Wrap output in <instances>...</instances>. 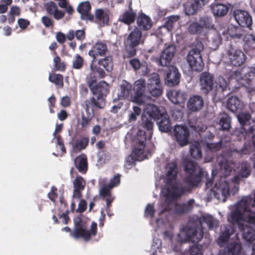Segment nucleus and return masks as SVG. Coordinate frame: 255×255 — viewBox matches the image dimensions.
<instances>
[{"label":"nucleus","mask_w":255,"mask_h":255,"mask_svg":"<svg viewBox=\"0 0 255 255\" xmlns=\"http://www.w3.org/2000/svg\"><path fill=\"white\" fill-rule=\"evenodd\" d=\"M185 177L183 182L186 186H178L174 184L170 185L171 187H167L165 195L167 205L160 212L162 214L171 211L169 202L176 201L180 198L185 193L191 192L192 190L198 187L201 182L202 177L207 173L200 167L197 162L193 160L186 161L184 163Z\"/></svg>","instance_id":"f257e3e1"},{"label":"nucleus","mask_w":255,"mask_h":255,"mask_svg":"<svg viewBox=\"0 0 255 255\" xmlns=\"http://www.w3.org/2000/svg\"><path fill=\"white\" fill-rule=\"evenodd\" d=\"M146 141L145 132L139 129L133 139L134 148L131 154L126 159V166L127 168H130L135 165V161L143 160L144 151Z\"/></svg>","instance_id":"f03ea898"},{"label":"nucleus","mask_w":255,"mask_h":255,"mask_svg":"<svg viewBox=\"0 0 255 255\" xmlns=\"http://www.w3.org/2000/svg\"><path fill=\"white\" fill-rule=\"evenodd\" d=\"M74 229L71 232L70 237L75 239H82L86 242L90 241L97 233V224L92 222L90 229H88L85 222L80 218H77L74 221Z\"/></svg>","instance_id":"7ed1b4c3"},{"label":"nucleus","mask_w":255,"mask_h":255,"mask_svg":"<svg viewBox=\"0 0 255 255\" xmlns=\"http://www.w3.org/2000/svg\"><path fill=\"white\" fill-rule=\"evenodd\" d=\"M204 49L202 42L196 39L193 43L192 48L187 55V61L193 71L201 72L203 70L204 63L201 52Z\"/></svg>","instance_id":"20e7f679"},{"label":"nucleus","mask_w":255,"mask_h":255,"mask_svg":"<svg viewBox=\"0 0 255 255\" xmlns=\"http://www.w3.org/2000/svg\"><path fill=\"white\" fill-rule=\"evenodd\" d=\"M100 78L98 72L96 70H90L87 77V85L94 95H100L106 97L110 91V86L105 81L97 83Z\"/></svg>","instance_id":"39448f33"},{"label":"nucleus","mask_w":255,"mask_h":255,"mask_svg":"<svg viewBox=\"0 0 255 255\" xmlns=\"http://www.w3.org/2000/svg\"><path fill=\"white\" fill-rule=\"evenodd\" d=\"M150 116H153L154 120L156 121L159 129L163 132H168L170 130L171 123L168 115L164 109L162 110L153 104L148 105L147 108Z\"/></svg>","instance_id":"423d86ee"},{"label":"nucleus","mask_w":255,"mask_h":255,"mask_svg":"<svg viewBox=\"0 0 255 255\" xmlns=\"http://www.w3.org/2000/svg\"><path fill=\"white\" fill-rule=\"evenodd\" d=\"M203 233L198 231V227L194 224L188 223L183 228L178 235V240L182 243H198L203 238Z\"/></svg>","instance_id":"0eeeda50"},{"label":"nucleus","mask_w":255,"mask_h":255,"mask_svg":"<svg viewBox=\"0 0 255 255\" xmlns=\"http://www.w3.org/2000/svg\"><path fill=\"white\" fill-rule=\"evenodd\" d=\"M107 52V45L103 42L98 41L95 43L92 49L88 52L89 55L93 58L90 64V70L97 71L100 78H104L106 76V74L103 69L95 65L94 63L96 62L98 56H104Z\"/></svg>","instance_id":"6e6552de"},{"label":"nucleus","mask_w":255,"mask_h":255,"mask_svg":"<svg viewBox=\"0 0 255 255\" xmlns=\"http://www.w3.org/2000/svg\"><path fill=\"white\" fill-rule=\"evenodd\" d=\"M225 55L228 59V64L235 67L243 65L247 59L244 52L232 44H229L226 47Z\"/></svg>","instance_id":"1a4fd4ad"},{"label":"nucleus","mask_w":255,"mask_h":255,"mask_svg":"<svg viewBox=\"0 0 255 255\" xmlns=\"http://www.w3.org/2000/svg\"><path fill=\"white\" fill-rule=\"evenodd\" d=\"M107 179L104 178L100 182L99 195L101 198L106 202V211L109 216H112L110 214V208L115 197L112 194V188L107 184Z\"/></svg>","instance_id":"9d476101"},{"label":"nucleus","mask_w":255,"mask_h":255,"mask_svg":"<svg viewBox=\"0 0 255 255\" xmlns=\"http://www.w3.org/2000/svg\"><path fill=\"white\" fill-rule=\"evenodd\" d=\"M173 135L175 139L181 147L188 144L189 142L190 131L186 126L175 125L173 129Z\"/></svg>","instance_id":"9b49d317"},{"label":"nucleus","mask_w":255,"mask_h":255,"mask_svg":"<svg viewBox=\"0 0 255 255\" xmlns=\"http://www.w3.org/2000/svg\"><path fill=\"white\" fill-rule=\"evenodd\" d=\"M253 201L250 196L244 197L239 202V205L244 212V220L249 223L255 225V212L250 209Z\"/></svg>","instance_id":"f8f14e48"},{"label":"nucleus","mask_w":255,"mask_h":255,"mask_svg":"<svg viewBox=\"0 0 255 255\" xmlns=\"http://www.w3.org/2000/svg\"><path fill=\"white\" fill-rule=\"evenodd\" d=\"M200 89L207 95L212 91L214 87V77L213 75L208 72H203L200 75Z\"/></svg>","instance_id":"ddd939ff"},{"label":"nucleus","mask_w":255,"mask_h":255,"mask_svg":"<svg viewBox=\"0 0 255 255\" xmlns=\"http://www.w3.org/2000/svg\"><path fill=\"white\" fill-rule=\"evenodd\" d=\"M147 88L149 93L154 97H158L162 94V89L159 75L153 73L148 79Z\"/></svg>","instance_id":"4468645a"},{"label":"nucleus","mask_w":255,"mask_h":255,"mask_svg":"<svg viewBox=\"0 0 255 255\" xmlns=\"http://www.w3.org/2000/svg\"><path fill=\"white\" fill-rule=\"evenodd\" d=\"M176 52L175 45L170 44L161 53L158 59V64L162 66H169Z\"/></svg>","instance_id":"2eb2a0df"},{"label":"nucleus","mask_w":255,"mask_h":255,"mask_svg":"<svg viewBox=\"0 0 255 255\" xmlns=\"http://www.w3.org/2000/svg\"><path fill=\"white\" fill-rule=\"evenodd\" d=\"M176 52L175 45L170 44L161 53L158 59V64L162 66H169Z\"/></svg>","instance_id":"dca6fc26"},{"label":"nucleus","mask_w":255,"mask_h":255,"mask_svg":"<svg viewBox=\"0 0 255 255\" xmlns=\"http://www.w3.org/2000/svg\"><path fill=\"white\" fill-rule=\"evenodd\" d=\"M135 92L132 97V102L141 105H145V96L143 94L145 89L146 82L144 79H139L135 82Z\"/></svg>","instance_id":"f3484780"},{"label":"nucleus","mask_w":255,"mask_h":255,"mask_svg":"<svg viewBox=\"0 0 255 255\" xmlns=\"http://www.w3.org/2000/svg\"><path fill=\"white\" fill-rule=\"evenodd\" d=\"M255 75V73L252 69L249 67H244L240 70L232 71L228 78L235 79L238 81L245 80L248 82L251 81Z\"/></svg>","instance_id":"a211bd4d"},{"label":"nucleus","mask_w":255,"mask_h":255,"mask_svg":"<svg viewBox=\"0 0 255 255\" xmlns=\"http://www.w3.org/2000/svg\"><path fill=\"white\" fill-rule=\"evenodd\" d=\"M234 16L237 22L241 27L251 28L253 21L252 18L249 13L241 9L235 10Z\"/></svg>","instance_id":"6ab92c4d"},{"label":"nucleus","mask_w":255,"mask_h":255,"mask_svg":"<svg viewBox=\"0 0 255 255\" xmlns=\"http://www.w3.org/2000/svg\"><path fill=\"white\" fill-rule=\"evenodd\" d=\"M95 96L91 97L89 100L85 101L84 108L86 112H89L90 111V107L92 108V110H94V109H103L105 106V97L98 95Z\"/></svg>","instance_id":"aec40b11"},{"label":"nucleus","mask_w":255,"mask_h":255,"mask_svg":"<svg viewBox=\"0 0 255 255\" xmlns=\"http://www.w3.org/2000/svg\"><path fill=\"white\" fill-rule=\"evenodd\" d=\"M180 76L178 69L175 66H171L167 71L165 82L170 87L176 86L179 83Z\"/></svg>","instance_id":"412c9836"},{"label":"nucleus","mask_w":255,"mask_h":255,"mask_svg":"<svg viewBox=\"0 0 255 255\" xmlns=\"http://www.w3.org/2000/svg\"><path fill=\"white\" fill-rule=\"evenodd\" d=\"M209 0H188L184 4L186 14L190 15L195 14Z\"/></svg>","instance_id":"4be33fe9"},{"label":"nucleus","mask_w":255,"mask_h":255,"mask_svg":"<svg viewBox=\"0 0 255 255\" xmlns=\"http://www.w3.org/2000/svg\"><path fill=\"white\" fill-rule=\"evenodd\" d=\"M91 6L88 1L80 3L77 8V10L81 14V17L83 20L94 22L95 17L91 13Z\"/></svg>","instance_id":"5701e85b"},{"label":"nucleus","mask_w":255,"mask_h":255,"mask_svg":"<svg viewBox=\"0 0 255 255\" xmlns=\"http://www.w3.org/2000/svg\"><path fill=\"white\" fill-rule=\"evenodd\" d=\"M74 190L73 198L80 199L82 196V192L85 189L86 182L81 176H77L73 181Z\"/></svg>","instance_id":"b1692460"},{"label":"nucleus","mask_w":255,"mask_h":255,"mask_svg":"<svg viewBox=\"0 0 255 255\" xmlns=\"http://www.w3.org/2000/svg\"><path fill=\"white\" fill-rule=\"evenodd\" d=\"M167 173L165 178V183L167 185L174 184L176 181L177 176V165L174 162H171L167 165Z\"/></svg>","instance_id":"393cba45"},{"label":"nucleus","mask_w":255,"mask_h":255,"mask_svg":"<svg viewBox=\"0 0 255 255\" xmlns=\"http://www.w3.org/2000/svg\"><path fill=\"white\" fill-rule=\"evenodd\" d=\"M142 33L137 27H135L131 31L126 39V43L130 45L138 46L140 44L143 43L142 40Z\"/></svg>","instance_id":"a878e982"},{"label":"nucleus","mask_w":255,"mask_h":255,"mask_svg":"<svg viewBox=\"0 0 255 255\" xmlns=\"http://www.w3.org/2000/svg\"><path fill=\"white\" fill-rule=\"evenodd\" d=\"M239 228L242 232L243 239L247 242L252 243L255 241V231L250 226L239 224Z\"/></svg>","instance_id":"bb28decb"},{"label":"nucleus","mask_w":255,"mask_h":255,"mask_svg":"<svg viewBox=\"0 0 255 255\" xmlns=\"http://www.w3.org/2000/svg\"><path fill=\"white\" fill-rule=\"evenodd\" d=\"M241 244L237 242L228 243L222 252V255H239L242 251Z\"/></svg>","instance_id":"cd10ccee"},{"label":"nucleus","mask_w":255,"mask_h":255,"mask_svg":"<svg viewBox=\"0 0 255 255\" xmlns=\"http://www.w3.org/2000/svg\"><path fill=\"white\" fill-rule=\"evenodd\" d=\"M149 105L147 104L145 106L147 114H144L141 115V126L148 131L149 137L151 138L152 135L151 130L153 126L152 120H154V118L153 116H150V113L148 112L147 108Z\"/></svg>","instance_id":"c85d7f7f"},{"label":"nucleus","mask_w":255,"mask_h":255,"mask_svg":"<svg viewBox=\"0 0 255 255\" xmlns=\"http://www.w3.org/2000/svg\"><path fill=\"white\" fill-rule=\"evenodd\" d=\"M74 163L75 167L82 174H85L88 169L87 157L85 154H81L75 158Z\"/></svg>","instance_id":"c756f323"},{"label":"nucleus","mask_w":255,"mask_h":255,"mask_svg":"<svg viewBox=\"0 0 255 255\" xmlns=\"http://www.w3.org/2000/svg\"><path fill=\"white\" fill-rule=\"evenodd\" d=\"M195 201L190 199L187 202L182 204L176 203L174 205V212L175 214L183 215L188 213L193 208Z\"/></svg>","instance_id":"7c9ffc66"},{"label":"nucleus","mask_w":255,"mask_h":255,"mask_svg":"<svg viewBox=\"0 0 255 255\" xmlns=\"http://www.w3.org/2000/svg\"><path fill=\"white\" fill-rule=\"evenodd\" d=\"M204 106V101L201 96L195 95L189 99L187 103L188 109L193 112L198 111Z\"/></svg>","instance_id":"2f4dec72"},{"label":"nucleus","mask_w":255,"mask_h":255,"mask_svg":"<svg viewBox=\"0 0 255 255\" xmlns=\"http://www.w3.org/2000/svg\"><path fill=\"white\" fill-rule=\"evenodd\" d=\"M216 186L217 184L211 189V193L213 194L215 198L218 200L220 199V195L221 194L224 197L223 202H225L226 198L230 195V189L228 184H226L224 187H216Z\"/></svg>","instance_id":"473e14b6"},{"label":"nucleus","mask_w":255,"mask_h":255,"mask_svg":"<svg viewBox=\"0 0 255 255\" xmlns=\"http://www.w3.org/2000/svg\"><path fill=\"white\" fill-rule=\"evenodd\" d=\"M213 15L216 17H222L225 15L229 11V7L225 4L213 3L211 5Z\"/></svg>","instance_id":"72a5a7b5"},{"label":"nucleus","mask_w":255,"mask_h":255,"mask_svg":"<svg viewBox=\"0 0 255 255\" xmlns=\"http://www.w3.org/2000/svg\"><path fill=\"white\" fill-rule=\"evenodd\" d=\"M167 96L170 101L175 104L184 103L186 100L185 96L180 91L175 90L169 91Z\"/></svg>","instance_id":"f704fd0d"},{"label":"nucleus","mask_w":255,"mask_h":255,"mask_svg":"<svg viewBox=\"0 0 255 255\" xmlns=\"http://www.w3.org/2000/svg\"><path fill=\"white\" fill-rule=\"evenodd\" d=\"M137 24L138 29L147 30L151 27L152 21L149 17L144 13H141L137 18Z\"/></svg>","instance_id":"c9c22d12"},{"label":"nucleus","mask_w":255,"mask_h":255,"mask_svg":"<svg viewBox=\"0 0 255 255\" xmlns=\"http://www.w3.org/2000/svg\"><path fill=\"white\" fill-rule=\"evenodd\" d=\"M136 17L135 11L126 10L119 18V21L122 22L125 24L130 25L132 24Z\"/></svg>","instance_id":"e433bc0d"},{"label":"nucleus","mask_w":255,"mask_h":255,"mask_svg":"<svg viewBox=\"0 0 255 255\" xmlns=\"http://www.w3.org/2000/svg\"><path fill=\"white\" fill-rule=\"evenodd\" d=\"M227 107L231 111L236 112L242 110L243 104L237 97L232 96L228 100Z\"/></svg>","instance_id":"4c0bfd02"},{"label":"nucleus","mask_w":255,"mask_h":255,"mask_svg":"<svg viewBox=\"0 0 255 255\" xmlns=\"http://www.w3.org/2000/svg\"><path fill=\"white\" fill-rule=\"evenodd\" d=\"M89 139L88 137H83L78 139L72 144V150L74 153H78L85 149L88 145Z\"/></svg>","instance_id":"58836bf2"},{"label":"nucleus","mask_w":255,"mask_h":255,"mask_svg":"<svg viewBox=\"0 0 255 255\" xmlns=\"http://www.w3.org/2000/svg\"><path fill=\"white\" fill-rule=\"evenodd\" d=\"M234 233V229L231 226H228L224 232L221 233L218 239V244L220 247H222L224 244L227 243L231 236Z\"/></svg>","instance_id":"ea45409f"},{"label":"nucleus","mask_w":255,"mask_h":255,"mask_svg":"<svg viewBox=\"0 0 255 255\" xmlns=\"http://www.w3.org/2000/svg\"><path fill=\"white\" fill-rule=\"evenodd\" d=\"M96 20L94 22H102L103 24L108 25L109 21V14L105 12L102 9H97L95 11Z\"/></svg>","instance_id":"a19ab883"},{"label":"nucleus","mask_w":255,"mask_h":255,"mask_svg":"<svg viewBox=\"0 0 255 255\" xmlns=\"http://www.w3.org/2000/svg\"><path fill=\"white\" fill-rule=\"evenodd\" d=\"M227 32L231 38L234 39H241L243 35L242 28L234 25L229 26Z\"/></svg>","instance_id":"79ce46f5"},{"label":"nucleus","mask_w":255,"mask_h":255,"mask_svg":"<svg viewBox=\"0 0 255 255\" xmlns=\"http://www.w3.org/2000/svg\"><path fill=\"white\" fill-rule=\"evenodd\" d=\"M190 154L191 157L196 159H198L202 157V154L199 142L195 141L190 145Z\"/></svg>","instance_id":"37998d69"},{"label":"nucleus","mask_w":255,"mask_h":255,"mask_svg":"<svg viewBox=\"0 0 255 255\" xmlns=\"http://www.w3.org/2000/svg\"><path fill=\"white\" fill-rule=\"evenodd\" d=\"M87 116L84 115H82L81 117V121L80 125L82 129H87L89 127L90 123L94 117V111L91 110V111H89V112H86Z\"/></svg>","instance_id":"c03bdc74"},{"label":"nucleus","mask_w":255,"mask_h":255,"mask_svg":"<svg viewBox=\"0 0 255 255\" xmlns=\"http://www.w3.org/2000/svg\"><path fill=\"white\" fill-rule=\"evenodd\" d=\"M219 125L223 130H228L231 128V118L226 113L221 115L220 119Z\"/></svg>","instance_id":"a18cd8bd"},{"label":"nucleus","mask_w":255,"mask_h":255,"mask_svg":"<svg viewBox=\"0 0 255 255\" xmlns=\"http://www.w3.org/2000/svg\"><path fill=\"white\" fill-rule=\"evenodd\" d=\"M98 64L102 66L106 71L111 72L113 70V63L111 56H106L98 61Z\"/></svg>","instance_id":"49530a36"},{"label":"nucleus","mask_w":255,"mask_h":255,"mask_svg":"<svg viewBox=\"0 0 255 255\" xmlns=\"http://www.w3.org/2000/svg\"><path fill=\"white\" fill-rule=\"evenodd\" d=\"M205 223L209 230L213 229L215 227H217V222L213 217L210 215L202 216L200 219V224Z\"/></svg>","instance_id":"de8ad7c7"},{"label":"nucleus","mask_w":255,"mask_h":255,"mask_svg":"<svg viewBox=\"0 0 255 255\" xmlns=\"http://www.w3.org/2000/svg\"><path fill=\"white\" fill-rule=\"evenodd\" d=\"M131 85L129 83H126L121 86V92L119 95L120 98L122 99H126L128 98L129 94L131 92Z\"/></svg>","instance_id":"09e8293b"},{"label":"nucleus","mask_w":255,"mask_h":255,"mask_svg":"<svg viewBox=\"0 0 255 255\" xmlns=\"http://www.w3.org/2000/svg\"><path fill=\"white\" fill-rule=\"evenodd\" d=\"M241 210H243L240 206L239 203L235 210L232 213V220L236 223H239L241 221L243 220L244 214L242 213Z\"/></svg>","instance_id":"8fccbe9b"},{"label":"nucleus","mask_w":255,"mask_h":255,"mask_svg":"<svg viewBox=\"0 0 255 255\" xmlns=\"http://www.w3.org/2000/svg\"><path fill=\"white\" fill-rule=\"evenodd\" d=\"M137 46H132L126 43L125 50L123 54L124 59L133 57L136 54Z\"/></svg>","instance_id":"3c124183"},{"label":"nucleus","mask_w":255,"mask_h":255,"mask_svg":"<svg viewBox=\"0 0 255 255\" xmlns=\"http://www.w3.org/2000/svg\"><path fill=\"white\" fill-rule=\"evenodd\" d=\"M49 80L56 85L62 88L64 86L63 77L61 74L52 73L49 76Z\"/></svg>","instance_id":"603ef678"},{"label":"nucleus","mask_w":255,"mask_h":255,"mask_svg":"<svg viewBox=\"0 0 255 255\" xmlns=\"http://www.w3.org/2000/svg\"><path fill=\"white\" fill-rule=\"evenodd\" d=\"M251 116L247 113H240L238 116V119L242 127L250 124Z\"/></svg>","instance_id":"864d4df0"},{"label":"nucleus","mask_w":255,"mask_h":255,"mask_svg":"<svg viewBox=\"0 0 255 255\" xmlns=\"http://www.w3.org/2000/svg\"><path fill=\"white\" fill-rule=\"evenodd\" d=\"M180 18L178 15H171L167 18L164 23V27L168 30L173 29L174 23L177 21Z\"/></svg>","instance_id":"5fc2aeb1"},{"label":"nucleus","mask_w":255,"mask_h":255,"mask_svg":"<svg viewBox=\"0 0 255 255\" xmlns=\"http://www.w3.org/2000/svg\"><path fill=\"white\" fill-rule=\"evenodd\" d=\"M222 41V39L221 35L217 32H215L211 37V48L214 50L216 49L221 44Z\"/></svg>","instance_id":"6e6d98bb"},{"label":"nucleus","mask_w":255,"mask_h":255,"mask_svg":"<svg viewBox=\"0 0 255 255\" xmlns=\"http://www.w3.org/2000/svg\"><path fill=\"white\" fill-rule=\"evenodd\" d=\"M202 25L198 22H192L188 27V31L191 34H199L203 31Z\"/></svg>","instance_id":"4d7b16f0"},{"label":"nucleus","mask_w":255,"mask_h":255,"mask_svg":"<svg viewBox=\"0 0 255 255\" xmlns=\"http://www.w3.org/2000/svg\"><path fill=\"white\" fill-rule=\"evenodd\" d=\"M54 66L56 70L64 71L66 69V64L64 62L61 61L59 56H56L53 59Z\"/></svg>","instance_id":"13d9d810"},{"label":"nucleus","mask_w":255,"mask_h":255,"mask_svg":"<svg viewBox=\"0 0 255 255\" xmlns=\"http://www.w3.org/2000/svg\"><path fill=\"white\" fill-rule=\"evenodd\" d=\"M84 65V59L79 54H76L72 62V67L75 69H81Z\"/></svg>","instance_id":"bf43d9fd"},{"label":"nucleus","mask_w":255,"mask_h":255,"mask_svg":"<svg viewBox=\"0 0 255 255\" xmlns=\"http://www.w3.org/2000/svg\"><path fill=\"white\" fill-rule=\"evenodd\" d=\"M227 87L228 85L226 80L222 77H219L218 79L216 87L217 90L223 92L227 90Z\"/></svg>","instance_id":"052dcab7"},{"label":"nucleus","mask_w":255,"mask_h":255,"mask_svg":"<svg viewBox=\"0 0 255 255\" xmlns=\"http://www.w3.org/2000/svg\"><path fill=\"white\" fill-rule=\"evenodd\" d=\"M45 7L47 13L51 15H52L58 9L56 4L53 1L47 2Z\"/></svg>","instance_id":"680f3d73"},{"label":"nucleus","mask_w":255,"mask_h":255,"mask_svg":"<svg viewBox=\"0 0 255 255\" xmlns=\"http://www.w3.org/2000/svg\"><path fill=\"white\" fill-rule=\"evenodd\" d=\"M154 213L155 209L154 205L150 204H147L144 211V216L145 217L152 218L154 216Z\"/></svg>","instance_id":"e2e57ef3"},{"label":"nucleus","mask_w":255,"mask_h":255,"mask_svg":"<svg viewBox=\"0 0 255 255\" xmlns=\"http://www.w3.org/2000/svg\"><path fill=\"white\" fill-rule=\"evenodd\" d=\"M41 22L45 27H53L54 26L53 20L47 16H43L41 18Z\"/></svg>","instance_id":"0e129e2a"},{"label":"nucleus","mask_w":255,"mask_h":255,"mask_svg":"<svg viewBox=\"0 0 255 255\" xmlns=\"http://www.w3.org/2000/svg\"><path fill=\"white\" fill-rule=\"evenodd\" d=\"M129 63L135 71L139 70L141 66L140 60L137 58H132L129 60Z\"/></svg>","instance_id":"69168bd1"},{"label":"nucleus","mask_w":255,"mask_h":255,"mask_svg":"<svg viewBox=\"0 0 255 255\" xmlns=\"http://www.w3.org/2000/svg\"><path fill=\"white\" fill-rule=\"evenodd\" d=\"M246 42L255 49V35L254 34H247L245 37Z\"/></svg>","instance_id":"338daca9"},{"label":"nucleus","mask_w":255,"mask_h":255,"mask_svg":"<svg viewBox=\"0 0 255 255\" xmlns=\"http://www.w3.org/2000/svg\"><path fill=\"white\" fill-rule=\"evenodd\" d=\"M190 255H203L201 249L197 245H193L189 249Z\"/></svg>","instance_id":"774afa93"}]
</instances>
